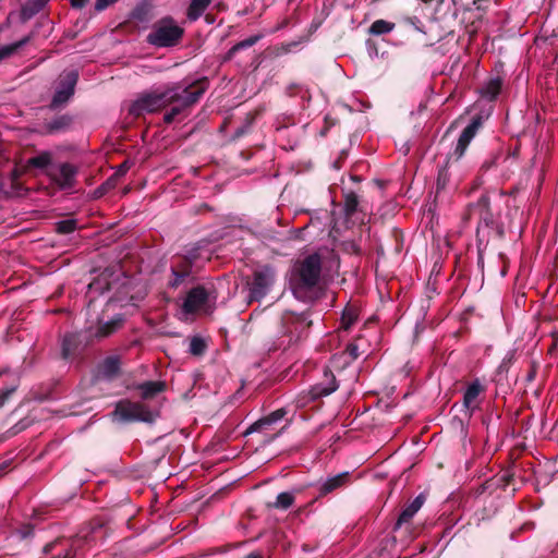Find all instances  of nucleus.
Masks as SVG:
<instances>
[{
    "label": "nucleus",
    "instance_id": "1",
    "mask_svg": "<svg viewBox=\"0 0 558 558\" xmlns=\"http://www.w3.org/2000/svg\"><path fill=\"white\" fill-rule=\"evenodd\" d=\"M322 259L318 254H312L303 259L296 260L290 272V288L295 298L305 300L319 281Z\"/></svg>",
    "mask_w": 558,
    "mask_h": 558
},
{
    "label": "nucleus",
    "instance_id": "2",
    "mask_svg": "<svg viewBox=\"0 0 558 558\" xmlns=\"http://www.w3.org/2000/svg\"><path fill=\"white\" fill-rule=\"evenodd\" d=\"M217 295L213 288L197 286L191 289L181 307V315L209 314L214 311Z\"/></svg>",
    "mask_w": 558,
    "mask_h": 558
},
{
    "label": "nucleus",
    "instance_id": "3",
    "mask_svg": "<svg viewBox=\"0 0 558 558\" xmlns=\"http://www.w3.org/2000/svg\"><path fill=\"white\" fill-rule=\"evenodd\" d=\"M178 99L175 85L163 90L141 95L131 106L129 112L134 117L155 112L166 106H170L171 99Z\"/></svg>",
    "mask_w": 558,
    "mask_h": 558
},
{
    "label": "nucleus",
    "instance_id": "4",
    "mask_svg": "<svg viewBox=\"0 0 558 558\" xmlns=\"http://www.w3.org/2000/svg\"><path fill=\"white\" fill-rule=\"evenodd\" d=\"M182 35L183 29L171 17H166L154 25L147 40L156 47H169L177 44Z\"/></svg>",
    "mask_w": 558,
    "mask_h": 558
},
{
    "label": "nucleus",
    "instance_id": "5",
    "mask_svg": "<svg viewBox=\"0 0 558 558\" xmlns=\"http://www.w3.org/2000/svg\"><path fill=\"white\" fill-rule=\"evenodd\" d=\"M113 416L121 422L141 421L151 423L158 416V412L149 410L140 402L122 400L117 403Z\"/></svg>",
    "mask_w": 558,
    "mask_h": 558
},
{
    "label": "nucleus",
    "instance_id": "6",
    "mask_svg": "<svg viewBox=\"0 0 558 558\" xmlns=\"http://www.w3.org/2000/svg\"><path fill=\"white\" fill-rule=\"evenodd\" d=\"M175 90L178 92V99H171L170 105L172 108L169 112L165 114V122L171 123L174 118L180 114L184 109L194 105L198 101L201 96L204 94L203 87H197L194 85L184 86L181 84L175 85Z\"/></svg>",
    "mask_w": 558,
    "mask_h": 558
},
{
    "label": "nucleus",
    "instance_id": "7",
    "mask_svg": "<svg viewBox=\"0 0 558 558\" xmlns=\"http://www.w3.org/2000/svg\"><path fill=\"white\" fill-rule=\"evenodd\" d=\"M276 281V270L271 266H263L253 275V281L250 287L251 300L258 301L263 299L271 289Z\"/></svg>",
    "mask_w": 558,
    "mask_h": 558
},
{
    "label": "nucleus",
    "instance_id": "8",
    "mask_svg": "<svg viewBox=\"0 0 558 558\" xmlns=\"http://www.w3.org/2000/svg\"><path fill=\"white\" fill-rule=\"evenodd\" d=\"M77 77L78 75L75 71H69L61 75L60 83L51 101L52 108H59L68 102L74 94Z\"/></svg>",
    "mask_w": 558,
    "mask_h": 558
},
{
    "label": "nucleus",
    "instance_id": "9",
    "mask_svg": "<svg viewBox=\"0 0 558 558\" xmlns=\"http://www.w3.org/2000/svg\"><path fill=\"white\" fill-rule=\"evenodd\" d=\"M47 174L61 189H70L75 183L77 168L72 163L63 162L58 167L47 170Z\"/></svg>",
    "mask_w": 558,
    "mask_h": 558
},
{
    "label": "nucleus",
    "instance_id": "10",
    "mask_svg": "<svg viewBox=\"0 0 558 558\" xmlns=\"http://www.w3.org/2000/svg\"><path fill=\"white\" fill-rule=\"evenodd\" d=\"M283 323L286 332L290 336L291 340L300 339L310 326V323L302 315L290 314L283 318Z\"/></svg>",
    "mask_w": 558,
    "mask_h": 558
},
{
    "label": "nucleus",
    "instance_id": "11",
    "mask_svg": "<svg viewBox=\"0 0 558 558\" xmlns=\"http://www.w3.org/2000/svg\"><path fill=\"white\" fill-rule=\"evenodd\" d=\"M480 125H481L480 120L475 119L463 130V132L461 133V135L458 140V143H457V146L454 149V154L457 155V158H461L463 156V154L466 150V147L469 146V144L475 136Z\"/></svg>",
    "mask_w": 558,
    "mask_h": 558
},
{
    "label": "nucleus",
    "instance_id": "12",
    "mask_svg": "<svg viewBox=\"0 0 558 558\" xmlns=\"http://www.w3.org/2000/svg\"><path fill=\"white\" fill-rule=\"evenodd\" d=\"M349 481V472H342L337 475L330 476L325 481L318 483V490L320 495H327L333 490L344 486Z\"/></svg>",
    "mask_w": 558,
    "mask_h": 558
},
{
    "label": "nucleus",
    "instance_id": "13",
    "mask_svg": "<svg viewBox=\"0 0 558 558\" xmlns=\"http://www.w3.org/2000/svg\"><path fill=\"white\" fill-rule=\"evenodd\" d=\"M337 388H338V385L336 383L335 376L332 374H329L326 372L324 383H319V384L315 385L312 388L311 393H312V397L314 399H316V398L325 397V396L332 393L333 391L337 390Z\"/></svg>",
    "mask_w": 558,
    "mask_h": 558
},
{
    "label": "nucleus",
    "instance_id": "14",
    "mask_svg": "<svg viewBox=\"0 0 558 558\" xmlns=\"http://www.w3.org/2000/svg\"><path fill=\"white\" fill-rule=\"evenodd\" d=\"M472 215H477L480 220L486 226L494 222V215L489 209V198L487 196L484 195L478 199L472 209Z\"/></svg>",
    "mask_w": 558,
    "mask_h": 558
},
{
    "label": "nucleus",
    "instance_id": "15",
    "mask_svg": "<svg viewBox=\"0 0 558 558\" xmlns=\"http://www.w3.org/2000/svg\"><path fill=\"white\" fill-rule=\"evenodd\" d=\"M423 504L424 498L420 495L409 506H407L400 513L398 521L396 522L395 530L399 529L402 524L408 523L421 509Z\"/></svg>",
    "mask_w": 558,
    "mask_h": 558
},
{
    "label": "nucleus",
    "instance_id": "16",
    "mask_svg": "<svg viewBox=\"0 0 558 558\" xmlns=\"http://www.w3.org/2000/svg\"><path fill=\"white\" fill-rule=\"evenodd\" d=\"M120 369V360L118 356H108L99 366V374L105 378H112Z\"/></svg>",
    "mask_w": 558,
    "mask_h": 558
},
{
    "label": "nucleus",
    "instance_id": "17",
    "mask_svg": "<svg viewBox=\"0 0 558 558\" xmlns=\"http://www.w3.org/2000/svg\"><path fill=\"white\" fill-rule=\"evenodd\" d=\"M482 391L480 383L471 384L464 392L463 404L469 410H474L477 407V398Z\"/></svg>",
    "mask_w": 558,
    "mask_h": 558
},
{
    "label": "nucleus",
    "instance_id": "18",
    "mask_svg": "<svg viewBox=\"0 0 558 558\" xmlns=\"http://www.w3.org/2000/svg\"><path fill=\"white\" fill-rule=\"evenodd\" d=\"M284 414H286L284 410H282V409L277 410V411L270 413L268 416L254 423L251 426L250 432L263 430L266 426H269V425L280 421L284 416Z\"/></svg>",
    "mask_w": 558,
    "mask_h": 558
},
{
    "label": "nucleus",
    "instance_id": "19",
    "mask_svg": "<svg viewBox=\"0 0 558 558\" xmlns=\"http://www.w3.org/2000/svg\"><path fill=\"white\" fill-rule=\"evenodd\" d=\"M143 399H150L165 389L161 381H146L138 386Z\"/></svg>",
    "mask_w": 558,
    "mask_h": 558
},
{
    "label": "nucleus",
    "instance_id": "20",
    "mask_svg": "<svg viewBox=\"0 0 558 558\" xmlns=\"http://www.w3.org/2000/svg\"><path fill=\"white\" fill-rule=\"evenodd\" d=\"M211 0H192L189 10L187 16L192 21H196L210 4Z\"/></svg>",
    "mask_w": 558,
    "mask_h": 558
},
{
    "label": "nucleus",
    "instance_id": "21",
    "mask_svg": "<svg viewBox=\"0 0 558 558\" xmlns=\"http://www.w3.org/2000/svg\"><path fill=\"white\" fill-rule=\"evenodd\" d=\"M501 88V80L493 78L488 81L485 86L481 89V94L483 97L493 100L500 92Z\"/></svg>",
    "mask_w": 558,
    "mask_h": 558
},
{
    "label": "nucleus",
    "instance_id": "22",
    "mask_svg": "<svg viewBox=\"0 0 558 558\" xmlns=\"http://www.w3.org/2000/svg\"><path fill=\"white\" fill-rule=\"evenodd\" d=\"M52 162V154L50 151H43L37 156L28 159L27 165L35 168L45 169Z\"/></svg>",
    "mask_w": 558,
    "mask_h": 558
},
{
    "label": "nucleus",
    "instance_id": "23",
    "mask_svg": "<svg viewBox=\"0 0 558 558\" xmlns=\"http://www.w3.org/2000/svg\"><path fill=\"white\" fill-rule=\"evenodd\" d=\"M293 502H294L293 494L283 492L277 496L276 501H274L272 504H269V507L286 510V509L290 508L293 505Z\"/></svg>",
    "mask_w": 558,
    "mask_h": 558
},
{
    "label": "nucleus",
    "instance_id": "24",
    "mask_svg": "<svg viewBox=\"0 0 558 558\" xmlns=\"http://www.w3.org/2000/svg\"><path fill=\"white\" fill-rule=\"evenodd\" d=\"M395 28V24L385 20H376L369 27L372 35H383L390 33Z\"/></svg>",
    "mask_w": 558,
    "mask_h": 558
},
{
    "label": "nucleus",
    "instance_id": "25",
    "mask_svg": "<svg viewBox=\"0 0 558 558\" xmlns=\"http://www.w3.org/2000/svg\"><path fill=\"white\" fill-rule=\"evenodd\" d=\"M48 0H28L26 4L22 9V14L24 17H31L37 12H39Z\"/></svg>",
    "mask_w": 558,
    "mask_h": 558
},
{
    "label": "nucleus",
    "instance_id": "26",
    "mask_svg": "<svg viewBox=\"0 0 558 558\" xmlns=\"http://www.w3.org/2000/svg\"><path fill=\"white\" fill-rule=\"evenodd\" d=\"M259 38H260V36H251V37L238 43L228 51L226 58L231 59L235 54V52H238L239 50L254 46L259 40Z\"/></svg>",
    "mask_w": 558,
    "mask_h": 558
},
{
    "label": "nucleus",
    "instance_id": "27",
    "mask_svg": "<svg viewBox=\"0 0 558 558\" xmlns=\"http://www.w3.org/2000/svg\"><path fill=\"white\" fill-rule=\"evenodd\" d=\"M17 178V173L15 170H11L8 178H2L0 175V192L3 194H11L14 187V181Z\"/></svg>",
    "mask_w": 558,
    "mask_h": 558
},
{
    "label": "nucleus",
    "instance_id": "28",
    "mask_svg": "<svg viewBox=\"0 0 558 558\" xmlns=\"http://www.w3.org/2000/svg\"><path fill=\"white\" fill-rule=\"evenodd\" d=\"M357 312L354 307H347L341 317V327L344 330L350 329V327L356 322Z\"/></svg>",
    "mask_w": 558,
    "mask_h": 558
},
{
    "label": "nucleus",
    "instance_id": "29",
    "mask_svg": "<svg viewBox=\"0 0 558 558\" xmlns=\"http://www.w3.org/2000/svg\"><path fill=\"white\" fill-rule=\"evenodd\" d=\"M29 40V37H24L23 39L14 43V44H11L9 46H4L0 49V59L2 58H7L9 56H11L12 53H14L19 48L23 47L24 45H26Z\"/></svg>",
    "mask_w": 558,
    "mask_h": 558
},
{
    "label": "nucleus",
    "instance_id": "30",
    "mask_svg": "<svg viewBox=\"0 0 558 558\" xmlns=\"http://www.w3.org/2000/svg\"><path fill=\"white\" fill-rule=\"evenodd\" d=\"M71 122L72 119L68 116L59 117L49 124V130L51 132L63 131L71 125Z\"/></svg>",
    "mask_w": 558,
    "mask_h": 558
},
{
    "label": "nucleus",
    "instance_id": "31",
    "mask_svg": "<svg viewBox=\"0 0 558 558\" xmlns=\"http://www.w3.org/2000/svg\"><path fill=\"white\" fill-rule=\"evenodd\" d=\"M205 349H206V344H205V341L202 338L194 337L190 341L189 351L193 355H201L202 353H204Z\"/></svg>",
    "mask_w": 558,
    "mask_h": 558
},
{
    "label": "nucleus",
    "instance_id": "32",
    "mask_svg": "<svg viewBox=\"0 0 558 558\" xmlns=\"http://www.w3.org/2000/svg\"><path fill=\"white\" fill-rule=\"evenodd\" d=\"M76 229V220L68 219L57 222V231L62 234H69Z\"/></svg>",
    "mask_w": 558,
    "mask_h": 558
},
{
    "label": "nucleus",
    "instance_id": "33",
    "mask_svg": "<svg viewBox=\"0 0 558 558\" xmlns=\"http://www.w3.org/2000/svg\"><path fill=\"white\" fill-rule=\"evenodd\" d=\"M359 205V201L356 195L354 194H348L345 196L344 201V210L347 216H351L353 213H355Z\"/></svg>",
    "mask_w": 558,
    "mask_h": 558
},
{
    "label": "nucleus",
    "instance_id": "34",
    "mask_svg": "<svg viewBox=\"0 0 558 558\" xmlns=\"http://www.w3.org/2000/svg\"><path fill=\"white\" fill-rule=\"evenodd\" d=\"M172 275H173V279L169 282V284L172 287V288H178L186 277L190 276V272L189 270H178L177 268L172 267Z\"/></svg>",
    "mask_w": 558,
    "mask_h": 558
},
{
    "label": "nucleus",
    "instance_id": "35",
    "mask_svg": "<svg viewBox=\"0 0 558 558\" xmlns=\"http://www.w3.org/2000/svg\"><path fill=\"white\" fill-rule=\"evenodd\" d=\"M449 181V174L446 168H442L438 172L437 182H436V193H440L447 186Z\"/></svg>",
    "mask_w": 558,
    "mask_h": 558
},
{
    "label": "nucleus",
    "instance_id": "36",
    "mask_svg": "<svg viewBox=\"0 0 558 558\" xmlns=\"http://www.w3.org/2000/svg\"><path fill=\"white\" fill-rule=\"evenodd\" d=\"M75 342V337L73 335L65 336L62 342V355L64 359H68L72 353V345Z\"/></svg>",
    "mask_w": 558,
    "mask_h": 558
},
{
    "label": "nucleus",
    "instance_id": "37",
    "mask_svg": "<svg viewBox=\"0 0 558 558\" xmlns=\"http://www.w3.org/2000/svg\"><path fill=\"white\" fill-rule=\"evenodd\" d=\"M15 386L0 391V407H2L10 395L15 390Z\"/></svg>",
    "mask_w": 558,
    "mask_h": 558
},
{
    "label": "nucleus",
    "instance_id": "38",
    "mask_svg": "<svg viewBox=\"0 0 558 558\" xmlns=\"http://www.w3.org/2000/svg\"><path fill=\"white\" fill-rule=\"evenodd\" d=\"M117 0H97L95 8L97 11L105 10L109 4L114 3Z\"/></svg>",
    "mask_w": 558,
    "mask_h": 558
},
{
    "label": "nucleus",
    "instance_id": "39",
    "mask_svg": "<svg viewBox=\"0 0 558 558\" xmlns=\"http://www.w3.org/2000/svg\"><path fill=\"white\" fill-rule=\"evenodd\" d=\"M347 353L349 354L351 361L357 359V356H359L357 347L354 344H350L348 347Z\"/></svg>",
    "mask_w": 558,
    "mask_h": 558
},
{
    "label": "nucleus",
    "instance_id": "40",
    "mask_svg": "<svg viewBox=\"0 0 558 558\" xmlns=\"http://www.w3.org/2000/svg\"><path fill=\"white\" fill-rule=\"evenodd\" d=\"M113 330V324H106L100 328L99 336H107Z\"/></svg>",
    "mask_w": 558,
    "mask_h": 558
},
{
    "label": "nucleus",
    "instance_id": "41",
    "mask_svg": "<svg viewBox=\"0 0 558 558\" xmlns=\"http://www.w3.org/2000/svg\"><path fill=\"white\" fill-rule=\"evenodd\" d=\"M88 0H71V3L74 8H83Z\"/></svg>",
    "mask_w": 558,
    "mask_h": 558
},
{
    "label": "nucleus",
    "instance_id": "42",
    "mask_svg": "<svg viewBox=\"0 0 558 558\" xmlns=\"http://www.w3.org/2000/svg\"><path fill=\"white\" fill-rule=\"evenodd\" d=\"M100 283H101L100 279H97L96 281L89 283L88 287L90 290H99V289H101Z\"/></svg>",
    "mask_w": 558,
    "mask_h": 558
},
{
    "label": "nucleus",
    "instance_id": "43",
    "mask_svg": "<svg viewBox=\"0 0 558 558\" xmlns=\"http://www.w3.org/2000/svg\"><path fill=\"white\" fill-rule=\"evenodd\" d=\"M245 558H262V556L257 553H252L248 556H246Z\"/></svg>",
    "mask_w": 558,
    "mask_h": 558
},
{
    "label": "nucleus",
    "instance_id": "44",
    "mask_svg": "<svg viewBox=\"0 0 558 558\" xmlns=\"http://www.w3.org/2000/svg\"><path fill=\"white\" fill-rule=\"evenodd\" d=\"M453 156L457 158V155L453 153L452 155L449 156V159H452Z\"/></svg>",
    "mask_w": 558,
    "mask_h": 558
},
{
    "label": "nucleus",
    "instance_id": "45",
    "mask_svg": "<svg viewBox=\"0 0 558 558\" xmlns=\"http://www.w3.org/2000/svg\"><path fill=\"white\" fill-rule=\"evenodd\" d=\"M453 156L457 158V155L453 153L452 155L449 156V159H452Z\"/></svg>",
    "mask_w": 558,
    "mask_h": 558
},
{
    "label": "nucleus",
    "instance_id": "46",
    "mask_svg": "<svg viewBox=\"0 0 558 558\" xmlns=\"http://www.w3.org/2000/svg\"><path fill=\"white\" fill-rule=\"evenodd\" d=\"M29 533H23L22 537L28 536Z\"/></svg>",
    "mask_w": 558,
    "mask_h": 558
},
{
    "label": "nucleus",
    "instance_id": "47",
    "mask_svg": "<svg viewBox=\"0 0 558 558\" xmlns=\"http://www.w3.org/2000/svg\"><path fill=\"white\" fill-rule=\"evenodd\" d=\"M4 372H5V371H1V372H0V376H1Z\"/></svg>",
    "mask_w": 558,
    "mask_h": 558
}]
</instances>
